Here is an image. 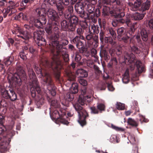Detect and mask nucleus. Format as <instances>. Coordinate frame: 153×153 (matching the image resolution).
<instances>
[{"instance_id":"1","label":"nucleus","mask_w":153,"mask_h":153,"mask_svg":"<svg viewBox=\"0 0 153 153\" xmlns=\"http://www.w3.org/2000/svg\"><path fill=\"white\" fill-rule=\"evenodd\" d=\"M59 25L50 23L48 24L45 28L47 33V36L50 41L49 44L50 46L53 48L51 49V53L53 54V61L55 62H58L59 65V69L61 68L60 58L62 55L65 62L66 63L68 62L69 60L68 55L63 51V46L68 45V41L65 39H62L59 41L60 32L58 27Z\"/></svg>"},{"instance_id":"2","label":"nucleus","mask_w":153,"mask_h":153,"mask_svg":"<svg viewBox=\"0 0 153 153\" xmlns=\"http://www.w3.org/2000/svg\"><path fill=\"white\" fill-rule=\"evenodd\" d=\"M26 30H19V34L17 36L21 38V40L26 44H27L32 34L36 44L38 46H45L47 43L46 39L43 37V31L42 30H37L32 25H24Z\"/></svg>"},{"instance_id":"3","label":"nucleus","mask_w":153,"mask_h":153,"mask_svg":"<svg viewBox=\"0 0 153 153\" xmlns=\"http://www.w3.org/2000/svg\"><path fill=\"white\" fill-rule=\"evenodd\" d=\"M87 92L86 88L85 87H84L81 91V94L83 95V98L79 100V103L73 105L74 108L77 112L79 116L78 122L82 126L86 124V119L88 117V113L81 105H84L85 102H89L91 101V95H87Z\"/></svg>"},{"instance_id":"4","label":"nucleus","mask_w":153,"mask_h":153,"mask_svg":"<svg viewBox=\"0 0 153 153\" xmlns=\"http://www.w3.org/2000/svg\"><path fill=\"white\" fill-rule=\"evenodd\" d=\"M52 56L51 58V62L50 64L49 62L48 61V60H45L44 61V62H43V61L42 60H41V63L40 65V67H38L36 65H35L34 69L35 70L36 73L37 74H41V76L42 77V80L43 81V78L45 76V74H47L48 75L50 76H51L50 75L47 73H43L42 71V66H43L45 67H46V66H48V65H49V67L50 68H51L52 69L53 71L54 74L56 78L57 79H59L60 77V70L62 68V65H63L62 60H63L64 61V60L63 59L62 56H61L60 58V62H61V68L59 69V65L57 64L58 62H55L54 61H53V54L52 53ZM61 56L62 55H61Z\"/></svg>"},{"instance_id":"5","label":"nucleus","mask_w":153,"mask_h":153,"mask_svg":"<svg viewBox=\"0 0 153 153\" xmlns=\"http://www.w3.org/2000/svg\"><path fill=\"white\" fill-rule=\"evenodd\" d=\"M16 69V72L13 75L9 81L10 84L13 87L20 85L22 81H25L27 80V76L23 68L20 66H18Z\"/></svg>"},{"instance_id":"6","label":"nucleus","mask_w":153,"mask_h":153,"mask_svg":"<svg viewBox=\"0 0 153 153\" xmlns=\"http://www.w3.org/2000/svg\"><path fill=\"white\" fill-rule=\"evenodd\" d=\"M28 74L31 82L30 85L32 86L30 88L31 95L34 98L36 96V91L38 94H41V91L35 73L32 69H29Z\"/></svg>"},{"instance_id":"7","label":"nucleus","mask_w":153,"mask_h":153,"mask_svg":"<svg viewBox=\"0 0 153 153\" xmlns=\"http://www.w3.org/2000/svg\"><path fill=\"white\" fill-rule=\"evenodd\" d=\"M4 121V117L0 114V135L4 134L6 131V136L1 139H3L4 142H7L9 144L11 141V138L15 134V131L13 129V126H11L10 129L7 131L6 127L3 125Z\"/></svg>"},{"instance_id":"8","label":"nucleus","mask_w":153,"mask_h":153,"mask_svg":"<svg viewBox=\"0 0 153 153\" xmlns=\"http://www.w3.org/2000/svg\"><path fill=\"white\" fill-rule=\"evenodd\" d=\"M36 11L37 13V14L39 16V19H34L32 22L31 21L29 24H25V25H32L34 27H35V29H36V27L37 28H41L43 25L46 24L47 22L46 18V14L43 13L42 10L39 9H37Z\"/></svg>"},{"instance_id":"9","label":"nucleus","mask_w":153,"mask_h":153,"mask_svg":"<svg viewBox=\"0 0 153 153\" xmlns=\"http://www.w3.org/2000/svg\"><path fill=\"white\" fill-rule=\"evenodd\" d=\"M85 40V39H83L82 37H79V36H76L73 39L70 40L71 43L75 45L76 47L79 49L80 53H87L85 56L88 57L89 55L87 47L84 45L83 43L80 39Z\"/></svg>"},{"instance_id":"10","label":"nucleus","mask_w":153,"mask_h":153,"mask_svg":"<svg viewBox=\"0 0 153 153\" xmlns=\"http://www.w3.org/2000/svg\"><path fill=\"white\" fill-rule=\"evenodd\" d=\"M1 92L2 97L6 99H9L11 101H14L17 100V94L12 89L9 88L7 90L2 88Z\"/></svg>"},{"instance_id":"11","label":"nucleus","mask_w":153,"mask_h":153,"mask_svg":"<svg viewBox=\"0 0 153 153\" xmlns=\"http://www.w3.org/2000/svg\"><path fill=\"white\" fill-rule=\"evenodd\" d=\"M43 84L47 86V88L51 95L54 96L56 95V87L54 86L53 82L51 76L47 74L43 78Z\"/></svg>"},{"instance_id":"12","label":"nucleus","mask_w":153,"mask_h":153,"mask_svg":"<svg viewBox=\"0 0 153 153\" xmlns=\"http://www.w3.org/2000/svg\"><path fill=\"white\" fill-rule=\"evenodd\" d=\"M140 31L141 38L140 35H137L135 36L136 41L139 46L142 45L144 42H147L149 37V33L145 29L141 28Z\"/></svg>"},{"instance_id":"13","label":"nucleus","mask_w":153,"mask_h":153,"mask_svg":"<svg viewBox=\"0 0 153 153\" xmlns=\"http://www.w3.org/2000/svg\"><path fill=\"white\" fill-rule=\"evenodd\" d=\"M124 62L125 64L128 65L129 64L134 63V65H131L129 69H128L129 70V71H133L135 68V61H137L136 59V58L135 55L133 53H132L129 54L127 52H125L124 55Z\"/></svg>"},{"instance_id":"14","label":"nucleus","mask_w":153,"mask_h":153,"mask_svg":"<svg viewBox=\"0 0 153 153\" xmlns=\"http://www.w3.org/2000/svg\"><path fill=\"white\" fill-rule=\"evenodd\" d=\"M47 14L50 23L59 25L60 18L58 13L55 10L51 8L49 9Z\"/></svg>"},{"instance_id":"15","label":"nucleus","mask_w":153,"mask_h":153,"mask_svg":"<svg viewBox=\"0 0 153 153\" xmlns=\"http://www.w3.org/2000/svg\"><path fill=\"white\" fill-rule=\"evenodd\" d=\"M117 39L118 40L122 41L125 43H128L130 37L127 35L126 29L123 27L118 28L117 30Z\"/></svg>"},{"instance_id":"16","label":"nucleus","mask_w":153,"mask_h":153,"mask_svg":"<svg viewBox=\"0 0 153 153\" xmlns=\"http://www.w3.org/2000/svg\"><path fill=\"white\" fill-rule=\"evenodd\" d=\"M86 4V2H79L76 3L74 7L76 12L81 18L86 19L84 8Z\"/></svg>"},{"instance_id":"17","label":"nucleus","mask_w":153,"mask_h":153,"mask_svg":"<svg viewBox=\"0 0 153 153\" xmlns=\"http://www.w3.org/2000/svg\"><path fill=\"white\" fill-rule=\"evenodd\" d=\"M53 115L56 114L57 116H55V118L57 119V121L61 123L66 125H68L69 122L66 118H68L66 115V113L65 111H62L61 110L59 112L57 110L55 111L53 113Z\"/></svg>"},{"instance_id":"18","label":"nucleus","mask_w":153,"mask_h":153,"mask_svg":"<svg viewBox=\"0 0 153 153\" xmlns=\"http://www.w3.org/2000/svg\"><path fill=\"white\" fill-rule=\"evenodd\" d=\"M61 24L62 28L63 30L71 32L75 31L73 26L71 25L69 20L63 19Z\"/></svg>"},{"instance_id":"19","label":"nucleus","mask_w":153,"mask_h":153,"mask_svg":"<svg viewBox=\"0 0 153 153\" xmlns=\"http://www.w3.org/2000/svg\"><path fill=\"white\" fill-rule=\"evenodd\" d=\"M95 7L93 5L88 3L86 2V4L85 5V8L87 12V15H86V18H88V19L90 20L91 15H93V13L94 11Z\"/></svg>"},{"instance_id":"20","label":"nucleus","mask_w":153,"mask_h":153,"mask_svg":"<svg viewBox=\"0 0 153 153\" xmlns=\"http://www.w3.org/2000/svg\"><path fill=\"white\" fill-rule=\"evenodd\" d=\"M16 11V10L13 6H9L7 8H4L2 11L3 16L4 18H6L8 14L9 16H10L12 15L15 13Z\"/></svg>"},{"instance_id":"21","label":"nucleus","mask_w":153,"mask_h":153,"mask_svg":"<svg viewBox=\"0 0 153 153\" xmlns=\"http://www.w3.org/2000/svg\"><path fill=\"white\" fill-rule=\"evenodd\" d=\"M74 94L69 92H68L66 95H65L64 98L65 101V102L64 103L62 102V104L67 107H68L69 105V102L72 101L74 98Z\"/></svg>"},{"instance_id":"22","label":"nucleus","mask_w":153,"mask_h":153,"mask_svg":"<svg viewBox=\"0 0 153 153\" xmlns=\"http://www.w3.org/2000/svg\"><path fill=\"white\" fill-rule=\"evenodd\" d=\"M88 46L91 48H96L98 47L99 44V37L98 35H95L94 36V38L91 41H87Z\"/></svg>"},{"instance_id":"23","label":"nucleus","mask_w":153,"mask_h":153,"mask_svg":"<svg viewBox=\"0 0 153 153\" xmlns=\"http://www.w3.org/2000/svg\"><path fill=\"white\" fill-rule=\"evenodd\" d=\"M101 7L99 6L98 8L96 9L95 10H94L93 15H91V17L90 20L94 23H96L97 21V18L99 17L101 15V11L100 8Z\"/></svg>"},{"instance_id":"24","label":"nucleus","mask_w":153,"mask_h":153,"mask_svg":"<svg viewBox=\"0 0 153 153\" xmlns=\"http://www.w3.org/2000/svg\"><path fill=\"white\" fill-rule=\"evenodd\" d=\"M56 0H44L42 5V8L46 9H47V7L49 5L54 6L56 4Z\"/></svg>"},{"instance_id":"25","label":"nucleus","mask_w":153,"mask_h":153,"mask_svg":"<svg viewBox=\"0 0 153 153\" xmlns=\"http://www.w3.org/2000/svg\"><path fill=\"white\" fill-rule=\"evenodd\" d=\"M56 6L57 10L59 13L60 16L62 15L64 13V5L60 2L59 0L56 2V4L55 5Z\"/></svg>"},{"instance_id":"26","label":"nucleus","mask_w":153,"mask_h":153,"mask_svg":"<svg viewBox=\"0 0 153 153\" xmlns=\"http://www.w3.org/2000/svg\"><path fill=\"white\" fill-rule=\"evenodd\" d=\"M104 41L105 43L107 44L108 45H110L112 47H114L117 45L116 42L114 41L113 37L110 36L105 37Z\"/></svg>"},{"instance_id":"27","label":"nucleus","mask_w":153,"mask_h":153,"mask_svg":"<svg viewBox=\"0 0 153 153\" xmlns=\"http://www.w3.org/2000/svg\"><path fill=\"white\" fill-rule=\"evenodd\" d=\"M135 65L137 67L138 73L140 74L145 72V68L142 64L141 62L139 60L136 61Z\"/></svg>"},{"instance_id":"28","label":"nucleus","mask_w":153,"mask_h":153,"mask_svg":"<svg viewBox=\"0 0 153 153\" xmlns=\"http://www.w3.org/2000/svg\"><path fill=\"white\" fill-rule=\"evenodd\" d=\"M141 4L140 3L135 2L134 4L130 3L129 5L130 6V10L135 11L137 10H141Z\"/></svg>"},{"instance_id":"29","label":"nucleus","mask_w":153,"mask_h":153,"mask_svg":"<svg viewBox=\"0 0 153 153\" xmlns=\"http://www.w3.org/2000/svg\"><path fill=\"white\" fill-rule=\"evenodd\" d=\"M76 73L79 76V78H83L87 77L88 72L83 69H79L77 70Z\"/></svg>"},{"instance_id":"30","label":"nucleus","mask_w":153,"mask_h":153,"mask_svg":"<svg viewBox=\"0 0 153 153\" xmlns=\"http://www.w3.org/2000/svg\"><path fill=\"white\" fill-rule=\"evenodd\" d=\"M124 9L122 10L121 9H119L117 12H114L112 14V16L116 19L121 18L123 17L125 15Z\"/></svg>"},{"instance_id":"31","label":"nucleus","mask_w":153,"mask_h":153,"mask_svg":"<svg viewBox=\"0 0 153 153\" xmlns=\"http://www.w3.org/2000/svg\"><path fill=\"white\" fill-rule=\"evenodd\" d=\"M71 25L73 26L74 30H75L76 26L78 23L79 19L78 17L75 15H72L69 20Z\"/></svg>"},{"instance_id":"32","label":"nucleus","mask_w":153,"mask_h":153,"mask_svg":"<svg viewBox=\"0 0 153 153\" xmlns=\"http://www.w3.org/2000/svg\"><path fill=\"white\" fill-rule=\"evenodd\" d=\"M49 102H51V106L55 108H59L60 107V103L59 101L54 99H48Z\"/></svg>"},{"instance_id":"33","label":"nucleus","mask_w":153,"mask_h":153,"mask_svg":"<svg viewBox=\"0 0 153 153\" xmlns=\"http://www.w3.org/2000/svg\"><path fill=\"white\" fill-rule=\"evenodd\" d=\"M90 27L89 28V30H90L92 33L94 34H98L100 31L99 27L98 25H95L93 24L91 25L90 26Z\"/></svg>"},{"instance_id":"34","label":"nucleus","mask_w":153,"mask_h":153,"mask_svg":"<svg viewBox=\"0 0 153 153\" xmlns=\"http://www.w3.org/2000/svg\"><path fill=\"white\" fill-rule=\"evenodd\" d=\"M78 86L77 83L72 82V85L70 88L69 92L75 94L78 93Z\"/></svg>"},{"instance_id":"35","label":"nucleus","mask_w":153,"mask_h":153,"mask_svg":"<svg viewBox=\"0 0 153 153\" xmlns=\"http://www.w3.org/2000/svg\"><path fill=\"white\" fill-rule=\"evenodd\" d=\"M129 70L126 69L122 78V81L124 83L127 84L129 81Z\"/></svg>"},{"instance_id":"36","label":"nucleus","mask_w":153,"mask_h":153,"mask_svg":"<svg viewBox=\"0 0 153 153\" xmlns=\"http://www.w3.org/2000/svg\"><path fill=\"white\" fill-rule=\"evenodd\" d=\"M100 55L101 57H103L106 61H107L109 59V56L105 50L101 49L100 52Z\"/></svg>"},{"instance_id":"37","label":"nucleus","mask_w":153,"mask_h":153,"mask_svg":"<svg viewBox=\"0 0 153 153\" xmlns=\"http://www.w3.org/2000/svg\"><path fill=\"white\" fill-rule=\"evenodd\" d=\"M146 1L143 3L141 5V10L144 11L148 10L150 6V2L148 0H146Z\"/></svg>"},{"instance_id":"38","label":"nucleus","mask_w":153,"mask_h":153,"mask_svg":"<svg viewBox=\"0 0 153 153\" xmlns=\"http://www.w3.org/2000/svg\"><path fill=\"white\" fill-rule=\"evenodd\" d=\"M145 16L144 13H136L133 15V18L135 20H140L143 19Z\"/></svg>"},{"instance_id":"39","label":"nucleus","mask_w":153,"mask_h":153,"mask_svg":"<svg viewBox=\"0 0 153 153\" xmlns=\"http://www.w3.org/2000/svg\"><path fill=\"white\" fill-rule=\"evenodd\" d=\"M8 145L9 143L7 142H4V140L1 139V137L0 136V148L5 150Z\"/></svg>"},{"instance_id":"40","label":"nucleus","mask_w":153,"mask_h":153,"mask_svg":"<svg viewBox=\"0 0 153 153\" xmlns=\"http://www.w3.org/2000/svg\"><path fill=\"white\" fill-rule=\"evenodd\" d=\"M85 27H79L76 29V33L78 36H79V37H82L83 39H85V37L83 36V34L84 32Z\"/></svg>"},{"instance_id":"41","label":"nucleus","mask_w":153,"mask_h":153,"mask_svg":"<svg viewBox=\"0 0 153 153\" xmlns=\"http://www.w3.org/2000/svg\"><path fill=\"white\" fill-rule=\"evenodd\" d=\"M106 30L112 36L113 39L115 40L116 38L117 34L115 31L111 27H108L106 28Z\"/></svg>"},{"instance_id":"42","label":"nucleus","mask_w":153,"mask_h":153,"mask_svg":"<svg viewBox=\"0 0 153 153\" xmlns=\"http://www.w3.org/2000/svg\"><path fill=\"white\" fill-rule=\"evenodd\" d=\"M67 76L68 83H69V82H71V83L72 82H74L76 78L75 76L71 73H67Z\"/></svg>"},{"instance_id":"43","label":"nucleus","mask_w":153,"mask_h":153,"mask_svg":"<svg viewBox=\"0 0 153 153\" xmlns=\"http://www.w3.org/2000/svg\"><path fill=\"white\" fill-rule=\"evenodd\" d=\"M110 8L108 7H104L102 10V15L105 17L108 15L110 13Z\"/></svg>"},{"instance_id":"44","label":"nucleus","mask_w":153,"mask_h":153,"mask_svg":"<svg viewBox=\"0 0 153 153\" xmlns=\"http://www.w3.org/2000/svg\"><path fill=\"white\" fill-rule=\"evenodd\" d=\"M130 48L131 50L136 54H139L141 52V50L138 48L136 45L130 46Z\"/></svg>"},{"instance_id":"45","label":"nucleus","mask_w":153,"mask_h":153,"mask_svg":"<svg viewBox=\"0 0 153 153\" xmlns=\"http://www.w3.org/2000/svg\"><path fill=\"white\" fill-rule=\"evenodd\" d=\"M128 124L132 126L137 127L138 125V123L134 119L131 118H129L128 120Z\"/></svg>"},{"instance_id":"46","label":"nucleus","mask_w":153,"mask_h":153,"mask_svg":"<svg viewBox=\"0 0 153 153\" xmlns=\"http://www.w3.org/2000/svg\"><path fill=\"white\" fill-rule=\"evenodd\" d=\"M146 26L153 32V19H151L147 21Z\"/></svg>"},{"instance_id":"47","label":"nucleus","mask_w":153,"mask_h":153,"mask_svg":"<svg viewBox=\"0 0 153 153\" xmlns=\"http://www.w3.org/2000/svg\"><path fill=\"white\" fill-rule=\"evenodd\" d=\"M105 105L102 103H99L97 104V108L99 111V112L102 113V111L105 110Z\"/></svg>"},{"instance_id":"48","label":"nucleus","mask_w":153,"mask_h":153,"mask_svg":"<svg viewBox=\"0 0 153 153\" xmlns=\"http://www.w3.org/2000/svg\"><path fill=\"white\" fill-rule=\"evenodd\" d=\"M100 5L104 7H107V5L110 4V2L109 0H99L98 1Z\"/></svg>"},{"instance_id":"49","label":"nucleus","mask_w":153,"mask_h":153,"mask_svg":"<svg viewBox=\"0 0 153 153\" xmlns=\"http://www.w3.org/2000/svg\"><path fill=\"white\" fill-rule=\"evenodd\" d=\"M118 138L116 135H112L110 138V141L113 143H117L119 142Z\"/></svg>"},{"instance_id":"50","label":"nucleus","mask_w":153,"mask_h":153,"mask_svg":"<svg viewBox=\"0 0 153 153\" xmlns=\"http://www.w3.org/2000/svg\"><path fill=\"white\" fill-rule=\"evenodd\" d=\"M13 60V59L12 57H7L4 60V63L7 66L10 65Z\"/></svg>"},{"instance_id":"51","label":"nucleus","mask_w":153,"mask_h":153,"mask_svg":"<svg viewBox=\"0 0 153 153\" xmlns=\"http://www.w3.org/2000/svg\"><path fill=\"white\" fill-rule=\"evenodd\" d=\"M81 59V56L79 54V52H76L75 53V60L76 62L79 63V65H81L82 64V62H80V61Z\"/></svg>"},{"instance_id":"52","label":"nucleus","mask_w":153,"mask_h":153,"mask_svg":"<svg viewBox=\"0 0 153 153\" xmlns=\"http://www.w3.org/2000/svg\"><path fill=\"white\" fill-rule=\"evenodd\" d=\"M89 34L86 35L85 36L86 39L87 40V41H91L94 38V35L92 33V31L90 30H89Z\"/></svg>"},{"instance_id":"53","label":"nucleus","mask_w":153,"mask_h":153,"mask_svg":"<svg viewBox=\"0 0 153 153\" xmlns=\"http://www.w3.org/2000/svg\"><path fill=\"white\" fill-rule=\"evenodd\" d=\"M128 33L131 35H132L134 33L136 28L135 27V25L133 24L132 25L128 27Z\"/></svg>"},{"instance_id":"54","label":"nucleus","mask_w":153,"mask_h":153,"mask_svg":"<svg viewBox=\"0 0 153 153\" xmlns=\"http://www.w3.org/2000/svg\"><path fill=\"white\" fill-rule=\"evenodd\" d=\"M105 34V31H103L102 30H100V32L99 33V38L102 44H103L104 41V40Z\"/></svg>"},{"instance_id":"55","label":"nucleus","mask_w":153,"mask_h":153,"mask_svg":"<svg viewBox=\"0 0 153 153\" xmlns=\"http://www.w3.org/2000/svg\"><path fill=\"white\" fill-rule=\"evenodd\" d=\"M116 108L118 110H123L125 108V105L120 102H117L116 104Z\"/></svg>"},{"instance_id":"56","label":"nucleus","mask_w":153,"mask_h":153,"mask_svg":"<svg viewBox=\"0 0 153 153\" xmlns=\"http://www.w3.org/2000/svg\"><path fill=\"white\" fill-rule=\"evenodd\" d=\"M107 86V83L101 82L98 85V86L100 90H105Z\"/></svg>"},{"instance_id":"57","label":"nucleus","mask_w":153,"mask_h":153,"mask_svg":"<svg viewBox=\"0 0 153 153\" xmlns=\"http://www.w3.org/2000/svg\"><path fill=\"white\" fill-rule=\"evenodd\" d=\"M91 114H97L99 113V111L97 108L94 106L91 107L90 108Z\"/></svg>"},{"instance_id":"58","label":"nucleus","mask_w":153,"mask_h":153,"mask_svg":"<svg viewBox=\"0 0 153 153\" xmlns=\"http://www.w3.org/2000/svg\"><path fill=\"white\" fill-rule=\"evenodd\" d=\"M72 13L65 11L64 13V17L66 20H69L72 16Z\"/></svg>"},{"instance_id":"59","label":"nucleus","mask_w":153,"mask_h":153,"mask_svg":"<svg viewBox=\"0 0 153 153\" xmlns=\"http://www.w3.org/2000/svg\"><path fill=\"white\" fill-rule=\"evenodd\" d=\"M94 68L96 74L98 76L102 74V71L100 70L99 68L97 65H94Z\"/></svg>"},{"instance_id":"60","label":"nucleus","mask_w":153,"mask_h":153,"mask_svg":"<svg viewBox=\"0 0 153 153\" xmlns=\"http://www.w3.org/2000/svg\"><path fill=\"white\" fill-rule=\"evenodd\" d=\"M111 127L113 129L117 131H123L124 130L123 128L117 126L113 124H111Z\"/></svg>"},{"instance_id":"61","label":"nucleus","mask_w":153,"mask_h":153,"mask_svg":"<svg viewBox=\"0 0 153 153\" xmlns=\"http://www.w3.org/2000/svg\"><path fill=\"white\" fill-rule=\"evenodd\" d=\"M78 81L79 83L82 85L85 86L87 85V81L82 78H78Z\"/></svg>"},{"instance_id":"62","label":"nucleus","mask_w":153,"mask_h":153,"mask_svg":"<svg viewBox=\"0 0 153 153\" xmlns=\"http://www.w3.org/2000/svg\"><path fill=\"white\" fill-rule=\"evenodd\" d=\"M122 53V48L121 47L117 48L116 50L115 56H120Z\"/></svg>"},{"instance_id":"63","label":"nucleus","mask_w":153,"mask_h":153,"mask_svg":"<svg viewBox=\"0 0 153 153\" xmlns=\"http://www.w3.org/2000/svg\"><path fill=\"white\" fill-rule=\"evenodd\" d=\"M27 54V52H25L24 51L21 52L19 53V56L20 58L23 60H25L27 59L26 55Z\"/></svg>"},{"instance_id":"64","label":"nucleus","mask_w":153,"mask_h":153,"mask_svg":"<svg viewBox=\"0 0 153 153\" xmlns=\"http://www.w3.org/2000/svg\"><path fill=\"white\" fill-rule=\"evenodd\" d=\"M45 102V100L44 98L42 97L39 99L37 102V105L39 107H40L41 105H42Z\"/></svg>"}]
</instances>
